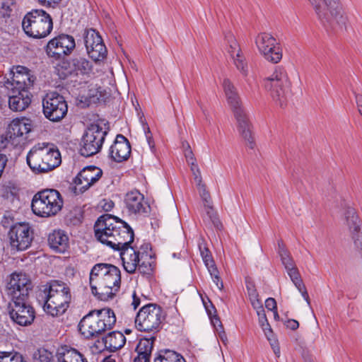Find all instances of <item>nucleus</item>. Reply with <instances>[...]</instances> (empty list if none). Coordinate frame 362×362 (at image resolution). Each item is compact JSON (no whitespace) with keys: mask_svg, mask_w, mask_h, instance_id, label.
Listing matches in <instances>:
<instances>
[{"mask_svg":"<svg viewBox=\"0 0 362 362\" xmlns=\"http://www.w3.org/2000/svg\"><path fill=\"white\" fill-rule=\"evenodd\" d=\"M42 111L49 121L59 122L66 115L68 105L63 95L57 92H49L43 98Z\"/></svg>","mask_w":362,"mask_h":362,"instance_id":"nucleus-11","label":"nucleus"},{"mask_svg":"<svg viewBox=\"0 0 362 362\" xmlns=\"http://www.w3.org/2000/svg\"><path fill=\"white\" fill-rule=\"evenodd\" d=\"M184 153L188 164H193V163H196V158L194 156L192 149L185 150Z\"/></svg>","mask_w":362,"mask_h":362,"instance_id":"nucleus-55","label":"nucleus"},{"mask_svg":"<svg viewBox=\"0 0 362 362\" xmlns=\"http://www.w3.org/2000/svg\"><path fill=\"white\" fill-rule=\"evenodd\" d=\"M356 102L358 109H362V95L354 93Z\"/></svg>","mask_w":362,"mask_h":362,"instance_id":"nucleus-63","label":"nucleus"},{"mask_svg":"<svg viewBox=\"0 0 362 362\" xmlns=\"http://www.w3.org/2000/svg\"><path fill=\"white\" fill-rule=\"evenodd\" d=\"M264 86L280 107L286 105L291 97V82L284 68L277 66L270 77L264 80Z\"/></svg>","mask_w":362,"mask_h":362,"instance_id":"nucleus-7","label":"nucleus"},{"mask_svg":"<svg viewBox=\"0 0 362 362\" xmlns=\"http://www.w3.org/2000/svg\"><path fill=\"white\" fill-rule=\"evenodd\" d=\"M63 199L59 191L45 189L37 192L33 197L31 208L40 217L55 216L63 206Z\"/></svg>","mask_w":362,"mask_h":362,"instance_id":"nucleus-5","label":"nucleus"},{"mask_svg":"<svg viewBox=\"0 0 362 362\" xmlns=\"http://www.w3.org/2000/svg\"><path fill=\"white\" fill-rule=\"evenodd\" d=\"M95 238L114 250L120 251V257L124 270L134 274L142 259L140 252L130 244L134 241V233L123 220L109 214L100 216L94 224Z\"/></svg>","mask_w":362,"mask_h":362,"instance_id":"nucleus-1","label":"nucleus"},{"mask_svg":"<svg viewBox=\"0 0 362 362\" xmlns=\"http://www.w3.org/2000/svg\"><path fill=\"white\" fill-rule=\"evenodd\" d=\"M225 38L229 45L228 52L233 58L234 64L243 75L247 76V65L237 40L231 33L226 35Z\"/></svg>","mask_w":362,"mask_h":362,"instance_id":"nucleus-24","label":"nucleus"},{"mask_svg":"<svg viewBox=\"0 0 362 362\" xmlns=\"http://www.w3.org/2000/svg\"><path fill=\"white\" fill-rule=\"evenodd\" d=\"M126 207L132 214H148L150 206L144 201V197L138 190L127 193L124 199Z\"/></svg>","mask_w":362,"mask_h":362,"instance_id":"nucleus-23","label":"nucleus"},{"mask_svg":"<svg viewBox=\"0 0 362 362\" xmlns=\"http://www.w3.org/2000/svg\"><path fill=\"white\" fill-rule=\"evenodd\" d=\"M96 315H98L103 326H105V330L111 329L116 323V317L114 311L109 308H105L103 309H95Z\"/></svg>","mask_w":362,"mask_h":362,"instance_id":"nucleus-33","label":"nucleus"},{"mask_svg":"<svg viewBox=\"0 0 362 362\" xmlns=\"http://www.w3.org/2000/svg\"><path fill=\"white\" fill-rule=\"evenodd\" d=\"M53 356L52 352L44 348L37 349L33 354L35 362H52Z\"/></svg>","mask_w":362,"mask_h":362,"instance_id":"nucleus-41","label":"nucleus"},{"mask_svg":"<svg viewBox=\"0 0 362 362\" xmlns=\"http://www.w3.org/2000/svg\"><path fill=\"white\" fill-rule=\"evenodd\" d=\"M139 272L144 276H151L153 273V267L150 262L142 261L137 267Z\"/></svg>","mask_w":362,"mask_h":362,"instance_id":"nucleus-45","label":"nucleus"},{"mask_svg":"<svg viewBox=\"0 0 362 362\" xmlns=\"http://www.w3.org/2000/svg\"><path fill=\"white\" fill-rule=\"evenodd\" d=\"M103 341L106 348L111 351H116L124 346L126 338L122 332L114 331L103 338Z\"/></svg>","mask_w":362,"mask_h":362,"instance_id":"nucleus-31","label":"nucleus"},{"mask_svg":"<svg viewBox=\"0 0 362 362\" xmlns=\"http://www.w3.org/2000/svg\"><path fill=\"white\" fill-rule=\"evenodd\" d=\"M102 127L98 123H91L86 129L80 143V153L84 157L92 156L102 148L105 136L109 132L108 123Z\"/></svg>","mask_w":362,"mask_h":362,"instance_id":"nucleus-9","label":"nucleus"},{"mask_svg":"<svg viewBox=\"0 0 362 362\" xmlns=\"http://www.w3.org/2000/svg\"><path fill=\"white\" fill-rule=\"evenodd\" d=\"M265 336L267 337L268 341H269L270 345H271L272 349L274 347H275L276 346H279L277 340L276 339H274V338H272L273 334H269V333L266 332Z\"/></svg>","mask_w":362,"mask_h":362,"instance_id":"nucleus-59","label":"nucleus"},{"mask_svg":"<svg viewBox=\"0 0 362 362\" xmlns=\"http://www.w3.org/2000/svg\"><path fill=\"white\" fill-rule=\"evenodd\" d=\"M289 251L286 248L285 245L282 240L278 241V254L279 255H283V253H287Z\"/></svg>","mask_w":362,"mask_h":362,"instance_id":"nucleus-57","label":"nucleus"},{"mask_svg":"<svg viewBox=\"0 0 362 362\" xmlns=\"http://www.w3.org/2000/svg\"><path fill=\"white\" fill-rule=\"evenodd\" d=\"M280 258L281 263L284 266L286 270L296 266L295 262L291 257L290 252L287 253H283V255H280Z\"/></svg>","mask_w":362,"mask_h":362,"instance_id":"nucleus-48","label":"nucleus"},{"mask_svg":"<svg viewBox=\"0 0 362 362\" xmlns=\"http://www.w3.org/2000/svg\"><path fill=\"white\" fill-rule=\"evenodd\" d=\"M211 320L214 327H216V324H218V327H220V329H223V325L221 322L220 319L216 315H214V317H211Z\"/></svg>","mask_w":362,"mask_h":362,"instance_id":"nucleus-62","label":"nucleus"},{"mask_svg":"<svg viewBox=\"0 0 362 362\" xmlns=\"http://www.w3.org/2000/svg\"><path fill=\"white\" fill-rule=\"evenodd\" d=\"M75 47L76 42L73 36L60 34L47 42L45 50L49 58L61 60L69 55Z\"/></svg>","mask_w":362,"mask_h":362,"instance_id":"nucleus-13","label":"nucleus"},{"mask_svg":"<svg viewBox=\"0 0 362 362\" xmlns=\"http://www.w3.org/2000/svg\"><path fill=\"white\" fill-rule=\"evenodd\" d=\"M8 238L12 250L23 251L30 246L33 233L28 223H16L11 226Z\"/></svg>","mask_w":362,"mask_h":362,"instance_id":"nucleus-15","label":"nucleus"},{"mask_svg":"<svg viewBox=\"0 0 362 362\" xmlns=\"http://www.w3.org/2000/svg\"><path fill=\"white\" fill-rule=\"evenodd\" d=\"M58 362H81L84 357L79 351L75 349H66L62 352H57Z\"/></svg>","mask_w":362,"mask_h":362,"instance_id":"nucleus-35","label":"nucleus"},{"mask_svg":"<svg viewBox=\"0 0 362 362\" xmlns=\"http://www.w3.org/2000/svg\"><path fill=\"white\" fill-rule=\"evenodd\" d=\"M78 330L86 339L98 337L105 332V326L96 315L95 310H90L78 323Z\"/></svg>","mask_w":362,"mask_h":362,"instance_id":"nucleus-18","label":"nucleus"},{"mask_svg":"<svg viewBox=\"0 0 362 362\" xmlns=\"http://www.w3.org/2000/svg\"><path fill=\"white\" fill-rule=\"evenodd\" d=\"M3 197L13 202L18 198V189L16 187H6L4 189Z\"/></svg>","mask_w":362,"mask_h":362,"instance_id":"nucleus-47","label":"nucleus"},{"mask_svg":"<svg viewBox=\"0 0 362 362\" xmlns=\"http://www.w3.org/2000/svg\"><path fill=\"white\" fill-rule=\"evenodd\" d=\"M31 120L27 118L14 119L8 127L7 135L11 139L22 136L31 131Z\"/></svg>","mask_w":362,"mask_h":362,"instance_id":"nucleus-28","label":"nucleus"},{"mask_svg":"<svg viewBox=\"0 0 362 362\" xmlns=\"http://www.w3.org/2000/svg\"><path fill=\"white\" fill-rule=\"evenodd\" d=\"M205 214L203 216V221L206 224H211L214 228L221 230L223 225L218 217L217 213L212 205L204 206Z\"/></svg>","mask_w":362,"mask_h":362,"instance_id":"nucleus-36","label":"nucleus"},{"mask_svg":"<svg viewBox=\"0 0 362 362\" xmlns=\"http://www.w3.org/2000/svg\"><path fill=\"white\" fill-rule=\"evenodd\" d=\"M102 175V170L95 166L90 165L84 168L74 180V182L76 185L74 192L77 194V190L80 193L84 192L95 183L101 177Z\"/></svg>","mask_w":362,"mask_h":362,"instance_id":"nucleus-19","label":"nucleus"},{"mask_svg":"<svg viewBox=\"0 0 362 362\" xmlns=\"http://www.w3.org/2000/svg\"><path fill=\"white\" fill-rule=\"evenodd\" d=\"M234 116L237 122V129L244 140L245 145L250 149L255 147V141L254 137L253 127L250 122L245 110H237L234 112Z\"/></svg>","mask_w":362,"mask_h":362,"instance_id":"nucleus-20","label":"nucleus"},{"mask_svg":"<svg viewBox=\"0 0 362 362\" xmlns=\"http://www.w3.org/2000/svg\"><path fill=\"white\" fill-rule=\"evenodd\" d=\"M328 33L346 30L348 18L340 0H308Z\"/></svg>","mask_w":362,"mask_h":362,"instance_id":"nucleus-4","label":"nucleus"},{"mask_svg":"<svg viewBox=\"0 0 362 362\" xmlns=\"http://www.w3.org/2000/svg\"><path fill=\"white\" fill-rule=\"evenodd\" d=\"M115 266L111 264L98 263L95 264L90 270L89 277V284L91 289V293H97V285L94 283L95 280L99 281L103 279L110 272L112 268Z\"/></svg>","mask_w":362,"mask_h":362,"instance_id":"nucleus-30","label":"nucleus"},{"mask_svg":"<svg viewBox=\"0 0 362 362\" xmlns=\"http://www.w3.org/2000/svg\"><path fill=\"white\" fill-rule=\"evenodd\" d=\"M223 87L228 103L233 110V113L236 112L237 110H244L237 88L228 78L223 80Z\"/></svg>","mask_w":362,"mask_h":362,"instance_id":"nucleus-29","label":"nucleus"},{"mask_svg":"<svg viewBox=\"0 0 362 362\" xmlns=\"http://www.w3.org/2000/svg\"><path fill=\"white\" fill-rule=\"evenodd\" d=\"M82 37L87 53L94 62H101L106 58L107 50L98 32L93 28H86L83 30Z\"/></svg>","mask_w":362,"mask_h":362,"instance_id":"nucleus-14","label":"nucleus"},{"mask_svg":"<svg viewBox=\"0 0 362 362\" xmlns=\"http://www.w3.org/2000/svg\"><path fill=\"white\" fill-rule=\"evenodd\" d=\"M0 362H26L23 356L18 353L0 351Z\"/></svg>","mask_w":362,"mask_h":362,"instance_id":"nucleus-42","label":"nucleus"},{"mask_svg":"<svg viewBox=\"0 0 362 362\" xmlns=\"http://www.w3.org/2000/svg\"><path fill=\"white\" fill-rule=\"evenodd\" d=\"M70 291V288L66 286V284L60 281H51L48 283L44 289L43 291H41L38 295H45L46 294H56V293H62L64 291Z\"/></svg>","mask_w":362,"mask_h":362,"instance_id":"nucleus-38","label":"nucleus"},{"mask_svg":"<svg viewBox=\"0 0 362 362\" xmlns=\"http://www.w3.org/2000/svg\"><path fill=\"white\" fill-rule=\"evenodd\" d=\"M154 362H185V358L175 351L161 349L156 353Z\"/></svg>","mask_w":362,"mask_h":362,"instance_id":"nucleus-34","label":"nucleus"},{"mask_svg":"<svg viewBox=\"0 0 362 362\" xmlns=\"http://www.w3.org/2000/svg\"><path fill=\"white\" fill-rule=\"evenodd\" d=\"M143 126H144L145 136H146L147 142L148 144V146L151 148V149H153L154 148L155 144H154V141L153 139L152 134L150 131V128L148 127V126L146 123L144 124Z\"/></svg>","mask_w":362,"mask_h":362,"instance_id":"nucleus-49","label":"nucleus"},{"mask_svg":"<svg viewBox=\"0 0 362 362\" xmlns=\"http://www.w3.org/2000/svg\"><path fill=\"white\" fill-rule=\"evenodd\" d=\"M7 162H8V158H7L6 156L0 152V177L2 175V173L5 169Z\"/></svg>","mask_w":362,"mask_h":362,"instance_id":"nucleus-54","label":"nucleus"},{"mask_svg":"<svg viewBox=\"0 0 362 362\" xmlns=\"http://www.w3.org/2000/svg\"><path fill=\"white\" fill-rule=\"evenodd\" d=\"M197 187L201 197L209 195V192L206 190V185L202 182H197Z\"/></svg>","mask_w":362,"mask_h":362,"instance_id":"nucleus-56","label":"nucleus"},{"mask_svg":"<svg viewBox=\"0 0 362 362\" xmlns=\"http://www.w3.org/2000/svg\"><path fill=\"white\" fill-rule=\"evenodd\" d=\"M44 301V310L49 315L55 317L65 313L69 305L71 295L70 291L62 293L38 295Z\"/></svg>","mask_w":362,"mask_h":362,"instance_id":"nucleus-16","label":"nucleus"},{"mask_svg":"<svg viewBox=\"0 0 362 362\" xmlns=\"http://www.w3.org/2000/svg\"><path fill=\"white\" fill-rule=\"evenodd\" d=\"M95 238L114 250L120 251V257L124 270L134 274L142 259L140 252L130 244L134 241V233L123 220L109 214L100 216L94 224Z\"/></svg>","mask_w":362,"mask_h":362,"instance_id":"nucleus-2","label":"nucleus"},{"mask_svg":"<svg viewBox=\"0 0 362 362\" xmlns=\"http://www.w3.org/2000/svg\"><path fill=\"white\" fill-rule=\"evenodd\" d=\"M133 301H132V306L134 307V309L136 310L140 305L141 300L139 296H136V293L134 292L132 295Z\"/></svg>","mask_w":362,"mask_h":362,"instance_id":"nucleus-60","label":"nucleus"},{"mask_svg":"<svg viewBox=\"0 0 362 362\" xmlns=\"http://www.w3.org/2000/svg\"><path fill=\"white\" fill-rule=\"evenodd\" d=\"M75 70L81 74H89L93 70V64L89 60L83 57H76L72 60Z\"/></svg>","mask_w":362,"mask_h":362,"instance_id":"nucleus-39","label":"nucleus"},{"mask_svg":"<svg viewBox=\"0 0 362 362\" xmlns=\"http://www.w3.org/2000/svg\"><path fill=\"white\" fill-rule=\"evenodd\" d=\"M284 324L287 328L291 329V330H296L299 327L298 322L293 319L286 320Z\"/></svg>","mask_w":362,"mask_h":362,"instance_id":"nucleus-52","label":"nucleus"},{"mask_svg":"<svg viewBox=\"0 0 362 362\" xmlns=\"http://www.w3.org/2000/svg\"><path fill=\"white\" fill-rule=\"evenodd\" d=\"M131 154L129 140L122 134H117L114 144L109 149V158L115 162L127 160Z\"/></svg>","mask_w":362,"mask_h":362,"instance_id":"nucleus-22","label":"nucleus"},{"mask_svg":"<svg viewBox=\"0 0 362 362\" xmlns=\"http://www.w3.org/2000/svg\"><path fill=\"white\" fill-rule=\"evenodd\" d=\"M22 28L25 33L33 38L47 37L52 30L53 22L51 16L42 9H33L23 18Z\"/></svg>","mask_w":362,"mask_h":362,"instance_id":"nucleus-8","label":"nucleus"},{"mask_svg":"<svg viewBox=\"0 0 362 362\" xmlns=\"http://www.w3.org/2000/svg\"><path fill=\"white\" fill-rule=\"evenodd\" d=\"M344 216L345 224L349 230L354 243L361 246L362 228L356 209L349 206H346Z\"/></svg>","mask_w":362,"mask_h":362,"instance_id":"nucleus-21","label":"nucleus"},{"mask_svg":"<svg viewBox=\"0 0 362 362\" xmlns=\"http://www.w3.org/2000/svg\"><path fill=\"white\" fill-rule=\"evenodd\" d=\"M255 43L259 51H269V48L274 45H277L276 40L269 33H262L259 34L255 39Z\"/></svg>","mask_w":362,"mask_h":362,"instance_id":"nucleus-37","label":"nucleus"},{"mask_svg":"<svg viewBox=\"0 0 362 362\" xmlns=\"http://www.w3.org/2000/svg\"><path fill=\"white\" fill-rule=\"evenodd\" d=\"M8 105L11 110L21 112L28 107L31 103L30 93L28 90H8Z\"/></svg>","mask_w":362,"mask_h":362,"instance_id":"nucleus-25","label":"nucleus"},{"mask_svg":"<svg viewBox=\"0 0 362 362\" xmlns=\"http://www.w3.org/2000/svg\"><path fill=\"white\" fill-rule=\"evenodd\" d=\"M48 244L56 252L64 253L69 247V239L64 230H55L49 235Z\"/></svg>","mask_w":362,"mask_h":362,"instance_id":"nucleus-27","label":"nucleus"},{"mask_svg":"<svg viewBox=\"0 0 362 362\" xmlns=\"http://www.w3.org/2000/svg\"><path fill=\"white\" fill-rule=\"evenodd\" d=\"M245 284H246V288L247 291L248 296L252 293L257 292L256 290V288H255V285L253 281H252L250 279H246Z\"/></svg>","mask_w":362,"mask_h":362,"instance_id":"nucleus-53","label":"nucleus"},{"mask_svg":"<svg viewBox=\"0 0 362 362\" xmlns=\"http://www.w3.org/2000/svg\"><path fill=\"white\" fill-rule=\"evenodd\" d=\"M112 270L103 279L95 281L97 293H92L100 300L112 299L120 288L121 272L117 267Z\"/></svg>","mask_w":362,"mask_h":362,"instance_id":"nucleus-12","label":"nucleus"},{"mask_svg":"<svg viewBox=\"0 0 362 362\" xmlns=\"http://www.w3.org/2000/svg\"><path fill=\"white\" fill-rule=\"evenodd\" d=\"M141 249L144 250L141 257V259H143L144 253H146V256H149L150 257H151V255L147 254V250H151V245L150 243H144L141 245Z\"/></svg>","mask_w":362,"mask_h":362,"instance_id":"nucleus-61","label":"nucleus"},{"mask_svg":"<svg viewBox=\"0 0 362 362\" xmlns=\"http://www.w3.org/2000/svg\"><path fill=\"white\" fill-rule=\"evenodd\" d=\"M32 283L25 274L13 273L6 286L10 298L7 312L11 320L21 326L30 325L35 318V311L29 302Z\"/></svg>","mask_w":362,"mask_h":362,"instance_id":"nucleus-3","label":"nucleus"},{"mask_svg":"<svg viewBox=\"0 0 362 362\" xmlns=\"http://www.w3.org/2000/svg\"><path fill=\"white\" fill-rule=\"evenodd\" d=\"M163 313L162 308L156 304L148 303L143 306L135 317L136 328L141 332H158L164 320Z\"/></svg>","mask_w":362,"mask_h":362,"instance_id":"nucleus-10","label":"nucleus"},{"mask_svg":"<svg viewBox=\"0 0 362 362\" xmlns=\"http://www.w3.org/2000/svg\"><path fill=\"white\" fill-rule=\"evenodd\" d=\"M191 165V170L194 175V179L195 182H202V176L201 173L199 170V168L198 165L196 164V163H193V164H189Z\"/></svg>","mask_w":362,"mask_h":362,"instance_id":"nucleus-50","label":"nucleus"},{"mask_svg":"<svg viewBox=\"0 0 362 362\" xmlns=\"http://www.w3.org/2000/svg\"><path fill=\"white\" fill-rule=\"evenodd\" d=\"M258 315V321L259 326L262 327V330L264 332V334L266 332L269 333V334H273V331L271 328V326L268 322L265 311L263 312H257Z\"/></svg>","mask_w":362,"mask_h":362,"instance_id":"nucleus-44","label":"nucleus"},{"mask_svg":"<svg viewBox=\"0 0 362 362\" xmlns=\"http://www.w3.org/2000/svg\"><path fill=\"white\" fill-rule=\"evenodd\" d=\"M268 48L269 49V51H259L264 57L267 61L274 64H276L280 62L282 58L281 49L277 46V45H274Z\"/></svg>","mask_w":362,"mask_h":362,"instance_id":"nucleus-40","label":"nucleus"},{"mask_svg":"<svg viewBox=\"0 0 362 362\" xmlns=\"http://www.w3.org/2000/svg\"><path fill=\"white\" fill-rule=\"evenodd\" d=\"M252 303V307L257 310V312H263L264 310V308H263V305L261 303V301L259 300H256L255 301L251 303Z\"/></svg>","mask_w":362,"mask_h":362,"instance_id":"nucleus-58","label":"nucleus"},{"mask_svg":"<svg viewBox=\"0 0 362 362\" xmlns=\"http://www.w3.org/2000/svg\"><path fill=\"white\" fill-rule=\"evenodd\" d=\"M26 160L31 170L36 173L52 170L62 162L59 151L47 146L33 147L28 153Z\"/></svg>","mask_w":362,"mask_h":362,"instance_id":"nucleus-6","label":"nucleus"},{"mask_svg":"<svg viewBox=\"0 0 362 362\" xmlns=\"http://www.w3.org/2000/svg\"><path fill=\"white\" fill-rule=\"evenodd\" d=\"M208 271L211 276L214 283L216 285L217 288L221 291L223 288V283L219 276V272L217 269V267H214L210 269H208Z\"/></svg>","mask_w":362,"mask_h":362,"instance_id":"nucleus-46","label":"nucleus"},{"mask_svg":"<svg viewBox=\"0 0 362 362\" xmlns=\"http://www.w3.org/2000/svg\"><path fill=\"white\" fill-rule=\"evenodd\" d=\"M8 75L9 77L4 82V86L8 90H28L33 85L34 78L25 66H13Z\"/></svg>","mask_w":362,"mask_h":362,"instance_id":"nucleus-17","label":"nucleus"},{"mask_svg":"<svg viewBox=\"0 0 362 362\" xmlns=\"http://www.w3.org/2000/svg\"><path fill=\"white\" fill-rule=\"evenodd\" d=\"M288 275L296 288L301 293L303 298L310 305V298L305 284L303 282L300 274L296 266L286 269Z\"/></svg>","mask_w":362,"mask_h":362,"instance_id":"nucleus-32","label":"nucleus"},{"mask_svg":"<svg viewBox=\"0 0 362 362\" xmlns=\"http://www.w3.org/2000/svg\"><path fill=\"white\" fill-rule=\"evenodd\" d=\"M156 339L155 336H151L150 338L144 337L140 339L135 349L137 356L134 358L133 362H150Z\"/></svg>","mask_w":362,"mask_h":362,"instance_id":"nucleus-26","label":"nucleus"},{"mask_svg":"<svg viewBox=\"0 0 362 362\" xmlns=\"http://www.w3.org/2000/svg\"><path fill=\"white\" fill-rule=\"evenodd\" d=\"M202 201L204 202V206H207V205H212L211 198L210 194L206 197H202Z\"/></svg>","mask_w":362,"mask_h":362,"instance_id":"nucleus-64","label":"nucleus"},{"mask_svg":"<svg viewBox=\"0 0 362 362\" xmlns=\"http://www.w3.org/2000/svg\"><path fill=\"white\" fill-rule=\"evenodd\" d=\"M265 307L269 310H277L276 301L274 298H268L265 300Z\"/></svg>","mask_w":362,"mask_h":362,"instance_id":"nucleus-51","label":"nucleus"},{"mask_svg":"<svg viewBox=\"0 0 362 362\" xmlns=\"http://www.w3.org/2000/svg\"><path fill=\"white\" fill-rule=\"evenodd\" d=\"M199 250L203 261L207 269H210L216 267L210 250L205 246L202 247V245H199Z\"/></svg>","mask_w":362,"mask_h":362,"instance_id":"nucleus-43","label":"nucleus"}]
</instances>
